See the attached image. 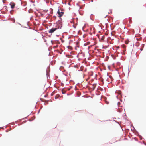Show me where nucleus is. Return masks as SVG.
Segmentation results:
<instances>
[{
    "mask_svg": "<svg viewBox=\"0 0 146 146\" xmlns=\"http://www.w3.org/2000/svg\"><path fill=\"white\" fill-rule=\"evenodd\" d=\"M57 13L58 14V16L59 17H60L63 15L64 13L62 12H60L59 11V10H58V11L57 12Z\"/></svg>",
    "mask_w": 146,
    "mask_h": 146,
    "instance_id": "2",
    "label": "nucleus"
},
{
    "mask_svg": "<svg viewBox=\"0 0 146 146\" xmlns=\"http://www.w3.org/2000/svg\"><path fill=\"white\" fill-rule=\"evenodd\" d=\"M10 5L11 6V8L12 9H13L15 7V4L13 2H11Z\"/></svg>",
    "mask_w": 146,
    "mask_h": 146,
    "instance_id": "4",
    "label": "nucleus"
},
{
    "mask_svg": "<svg viewBox=\"0 0 146 146\" xmlns=\"http://www.w3.org/2000/svg\"><path fill=\"white\" fill-rule=\"evenodd\" d=\"M60 70H62L63 71V70L64 69V67L63 66H61L60 67Z\"/></svg>",
    "mask_w": 146,
    "mask_h": 146,
    "instance_id": "7",
    "label": "nucleus"
},
{
    "mask_svg": "<svg viewBox=\"0 0 146 146\" xmlns=\"http://www.w3.org/2000/svg\"><path fill=\"white\" fill-rule=\"evenodd\" d=\"M70 40H69L68 41V42L66 44V48H68V49L70 50H72V48L71 46L69 45V44H70Z\"/></svg>",
    "mask_w": 146,
    "mask_h": 146,
    "instance_id": "1",
    "label": "nucleus"
},
{
    "mask_svg": "<svg viewBox=\"0 0 146 146\" xmlns=\"http://www.w3.org/2000/svg\"><path fill=\"white\" fill-rule=\"evenodd\" d=\"M106 103H107V104H108V102H107Z\"/></svg>",
    "mask_w": 146,
    "mask_h": 146,
    "instance_id": "12",
    "label": "nucleus"
},
{
    "mask_svg": "<svg viewBox=\"0 0 146 146\" xmlns=\"http://www.w3.org/2000/svg\"><path fill=\"white\" fill-rule=\"evenodd\" d=\"M84 77L85 78L86 80H88L90 78V76H88V77L87 78H86V76H84Z\"/></svg>",
    "mask_w": 146,
    "mask_h": 146,
    "instance_id": "6",
    "label": "nucleus"
},
{
    "mask_svg": "<svg viewBox=\"0 0 146 146\" xmlns=\"http://www.w3.org/2000/svg\"><path fill=\"white\" fill-rule=\"evenodd\" d=\"M65 91H64V93H65Z\"/></svg>",
    "mask_w": 146,
    "mask_h": 146,
    "instance_id": "19",
    "label": "nucleus"
},
{
    "mask_svg": "<svg viewBox=\"0 0 146 146\" xmlns=\"http://www.w3.org/2000/svg\"><path fill=\"white\" fill-rule=\"evenodd\" d=\"M57 29V28H52L49 31V32L50 33H52L55 31Z\"/></svg>",
    "mask_w": 146,
    "mask_h": 146,
    "instance_id": "3",
    "label": "nucleus"
},
{
    "mask_svg": "<svg viewBox=\"0 0 146 146\" xmlns=\"http://www.w3.org/2000/svg\"><path fill=\"white\" fill-rule=\"evenodd\" d=\"M67 32H64V33H67Z\"/></svg>",
    "mask_w": 146,
    "mask_h": 146,
    "instance_id": "15",
    "label": "nucleus"
},
{
    "mask_svg": "<svg viewBox=\"0 0 146 146\" xmlns=\"http://www.w3.org/2000/svg\"><path fill=\"white\" fill-rule=\"evenodd\" d=\"M92 75H93V74H91V76H92Z\"/></svg>",
    "mask_w": 146,
    "mask_h": 146,
    "instance_id": "13",
    "label": "nucleus"
},
{
    "mask_svg": "<svg viewBox=\"0 0 146 146\" xmlns=\"http://www.w3.org/2000/svg\"><path fill=\"white\" fill-rule=\"evenodd\" d=\"M96 84H93V85H92V88H93V90H94V89L95 88V87L96 86Z\"/></svg>",
    "mask_w": 146,
    "mask_h": 146,
    "instance_id": "5",
    "label": "nucleus"
},
{
    "mask_svg": "<svg viewBox=\"0 0 146 146\" xmlns=\"http://www.w3.org/2000/svg\"><path fill=\"white\" fill-rule=\"evenodd\" d=\"M90 42H87V44H90Z\"/></svg>",
    "mask_w": 146,
    "mask_h": 146,
    "instance_id": "11",
    "label": "nucleus"
},
{
    "mask_svg": "<svg viewBox=\"0 0 146 146\" xmlns=\"http://www.w3.org/2000/svg\"><path fill=\"white\" fill-rule=\"evenodd\" d=\"M64 88H63L62 90V92L63 94H64Z\"/></svg>",
    "mask_w": 146,
    "mask_h": 146,
    "instance_id": "10",
    "label": "nucleus"
},
{
    "mask_svg": "<svg viewBox=\"0 0 146 146\" xmlns=\"http://www.w3.org/2000/svg\"><path fill=\"white\" fill-rule=\"evenodd\" d=\"M64 4H66V3L65 2H64Z\"/></svg>",
    "mask_w": 146,
    "mask_h": 146,
    "instance_id": "16",
    "label": "nucleus"
},
{
    "mask_svg": "<svg viewBox=\"0 0 146 146\" xmlns=\"http://www.w3.org/2000/svg\"><path fill=\"white\" fill-rule=\"evenodd\" d=\"M95 75H96V76H97V75L96 74Z\"/></svg>",
    "mask_w": 146,
    "mask_h": 146,
    "instance_id": "18",
    "label": "nucleus"
},
{
    "mask_svg": "<svg viewBox=\"0 0 146 146\" xmlns=\"http://www.w3.org/2000/svg\"><path fill=\"white\" fill-rule=\"evenodd\" d=\"M107 67H108V69L109 70H111V68H110L111 67L110 65H108L107 66Z\"/></svg>",
    "mask_w": 146,
    "mask_h": 146,
    "instance_id": "8",
    "label": "nucleus"
},
{
    "mask_svg": "<svg viewBox=\"0 0 146 146\" xmlns=\"http://www.w3.org/2000/svg\"><path fill=\"white\" fill-rule=\"evenodd\" d=\"M109 77H110V78H111V76H109Z\"/></svg>",
    "mask_w": 146,
    "mask_h": 146,
    "instance_id": "17",
    "label": "nucleus"
},
{
    "mask_svg": "<svg viewBox=\"0 0 146 146\" xmlns=\"http://www.w3.org/2000/svg\"><path fill=\"white\" fill-rule=\"evenodd\" d=\"M59 96V94H57L55 97V98L57 99Z\"/></svg>",
    "mask_w": 146,
    "mask_h": 146,
    "instance_id": "9",
    "label": "nucleus"
},
{
    "mask_svg": "<svg viewBox=\"0 0 146 146\" xmlns=\"http://www.w3.org/2000/svg\"><path fill=\"white\" fill-rule=\"evenodd\" d=\"M69 2H68V4H69Z\"/></svg>",
    "mask_w": 146,
    "mask_h": 146,
    "instance_id": "14",
    "label": "nucleus"
}]
</instances>
